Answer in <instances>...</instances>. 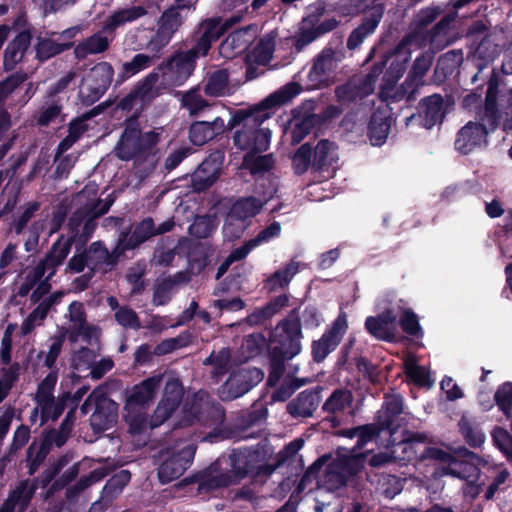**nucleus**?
Returning <instances> with one entry per match:
<instances>
[{
    "label": "nucleus",
    "mask_w": 512,
    "mask_h": 512,
    "mask_svg": "<svg viewBox=\"0 0 512 512\" xmlns=\"http://www.w3.org/2000/svg\"><path fill=\"white\" fill-rule=\"evenodd\" d=\"M301 92L297 83H288L273 94L269 95L260 106L251 113L243 115V111L237 112L232 125H242L234 134V144L250 152H262L268 149L271 139V131L262 127V123L270 117L269 109L283 105Z\"/></svg>",
    "instance_id": "obj_1"
},
{
    "label": "nucleus",
    "mask_w": 512,
    "mask_h": 512,
    "mask_svg": "<svg viewBox=\"0 0 512 512\" xmlns=\"http://www.w3.org/2000/svg\"><path fill=\"white\" fill-rule=\"evenodd\" d=\"M423 442L424 436L419 435L413 437L412 439L398 443L394 452L401 450V452L405 454L403 458L406 460L416 458L418 454L421 458L433 459L435 461V474L439 476L452 475L459 478L472 476L471 473L467 474V462L460 460L462 457L473 458L465 449H460L455 454H451L443 450L427 448L423 446Z\"/></svg>",
    "instance_id": "obj_2"
},
{
    "label": "nucleus",
    "mask_w": 512,
    "mask_h": 512,
    "mask_svg": "<svg viewBox=\"0 0 512 512\" xmlns=\"http://www.w3.org/2000/svg\"><path fill=\"white\" fill-rule=\"evenodd\" d=\"M224 25L220 20L203 22L198 29L197 45L189 52L175 55L169 64L170 79L177 85L182 84L193 72L195 59L208 52L213 41L223 33Z\"/></svg>",
    "instance_id": "obj_3"
},
{
    "label": "nucleus",
    "mask_w": 512,
    "mask_h": 512,
    "mask_svg": "<svg viewBox=\"0 0 512 512\" xmlns=\"http://www.w3.org/2000/svg\"><path fill=\"white\" fill-rule=\"evenodd\" d=\"M160 382V376H153L131 390L125 405V420L131 434H140L147 429L148 422L143 408L154 399Z\"/></svg>",
    "instance_id": "obj_4"
},
{
    "label": "nucleus",
    "mask_w": 512,
    "mask_h": 512,
    "mask_svg": "<svg viewBox=\"0 0 512 512\" xmlns=\"http://www.w3.org/2000/svg\"><path fill=\"white\" fill-rule=\"evenodd\" d=\"M384 8L378 0H351V7L347 12H339L343 16H351L364 13V19L360 26L352 31L348 38L347 46L349 49L357 48L364 39L372 34L378 26Z\"/></svg>",
    "instance_id": "obj_5"
},
{
    "label": "nucleus",
    "mask_w": 512,
    "mask_h": 512,
    "mask_svg": "<svg viewBox=\"0 0 512 512\" xmlns=\"http://www.w3.org/2000/svg\"><path fill=\"white\" fill-rule=\"evenodd\" d=\"M364 464V455L356 451L341 449L337 457L327 467L320 483L328 490H334L345 484L348 477L358 473Z\"/></svg>",
    "instance_id": "obj_6"
},
{
    "label": "nucleus",
    "mask_w": 512,
    "mask_h": 512,
    "mask_svg": "<svg viewBox=\"0 0 512 512\" xmlns=\"http://www.w3.org/2000/svg\"><path fill=\"white\" fill-rule=\"evenodd\" d=\"M402 304L399 298L383 299L379 301L378 308L382 313L365 321V327L369 334L379 340L393 341L398 334V322L396 310L401 309Z\"/></svg>",
    "instance_id": "obj_7"
},
{
    "label": "nucleus",
    "mask_w": 512,
    "mask_h": 512,
    "mask_svg": "<svg viewBox=\"0 0 512 512\" xmlns=\"http://www.w3.org/2000/svg\"><path fill=\"white\" fill-rule=\"evenodd\" d=\"M93 408L95 411L91 415L90 422L95 430L105 431L116 422V404L106 397L104 389H95L83 403L81 410L86 414Z\"/></svg>",
    "instance_id": "obj_8"
},
{
    "label": "nucleus",
    "mask_w": 512,
    "mask_h": 512,
    "mask_svg": "<svg viewBox=\"0 0 512 512\" xmlns=\"http://www.w3.org/2000/svg\"><path fill=\"white\" fill-rule=\"evenodd\" d=\"M301 328L298 320H285L271 333V348L283 358H292L301 350Z\"/></svg>",
    "instance_id": "obj_9"
},
{
    "label": "nucleus",
    "mask_w": 512,
    "mask_h": 512,
    "mask_svg": "<svg viewBox=\"0 0 512 512\" xmlns=\"http://www.w3.org/2000/svg\"><path fill=\"white\" fill-rule=\"evenodd\" d=\"M113 68L106 62L95 65L82 79L79 95L83 101L94 103L109 87L113 78Z\"/></svg>",
    "instance_id": "obj_10"
},
{
    "label": "nucleus",
    "mask_w": 512,
    "mask_h": 512,
    "mask_svg": "<svg viewBox=\"0 0 512 512\" xmlns=\"http://www.w3.org/2000/svg\"><path fill=\"white\" fill-rule=\"evenodd\" d=\"M263 377L264 373L258 368H242L229 377L220 388L219 395L223 400L238 398L261 382Z\"/></svg>",
    "instance_id": "obj_11"
},
{
    "label": "nucleus",
    "mask_w": 512,
    "mask_h": 512,
    "mask_svg": "<svg viewBox=\"0 0 512 512\" xmlns=\"http://www.w3.org/2000/svg\"><path fill=\"white\" fill-rule=\"evenodd\" d=\"M195 454L192 444H181L160 466L158 476L161 482H170L180 477L191 464Z\"/></svg>",
    "instance_id": "obj_12"
},
{
    "label": "nucleus",
    "mask_w": 512,
    "mask_h": 512,
    "mask_svg": "<svg viewBox=\"0 0 512 512\" xmlns=\"http://www.w3.org/2000/svg\"><path fill=\"white\" fill-rule=\"evenodd\" d=\"M348 328L347 316L341 312L334 321L332 327L318 340L313 343L312 354L314 360L320 362L335 350Z\"/></svg>",
    "instance_id": "obj_13"
},
{
    "label": "nucleus",
    "mask_w": 512,
    "mask_h": 512,
    "mask_svg": "<svg viewBox=\"0 0 512 512\" xmlns=\"http://www.w3.org/2000/svg\"><path fill=\"white\" fill-rule=\"evenodd\" d=\"M184 413L186 414L184 425L193 424L195 419L203 423H208L210 420L216 423L223 417L222 411L210 403L209 397L205 393L195 395L190 409L185 408Z\"/></svg>",
    "instance_id": "obj_14"
},
{
    "label": "nucleus",
    "mask_w": 512,
    "mask_h": 512,
    "mask_svg": "<svg viewBox=\"0 0 512 512\" xmlns=\"http://www.w3.org/2000/svg\"><path fill=\"white\" fill-rule=\"evenodd\" d=\"M444 117L443 101L439 95H432L421 101L417 115L407 118L406 124L419 121L425 128L430 129L440 123Z\"/></svg>",
    "instance_id": "obj_15"
},
{
    "label": "nucleus",
    "mask_w": 512,
    "mask_h": 512,
    "mask_svg": "<svg viewBox=\"0 0 512 512\" xmlns=\"http://www.w3.org/2000/svg\"><path fill=\"white\" fill-rule=\"evenodd\" d=\"M488 130L484 124L468 122L458 133L455 147L463 154H468L477 147L486 144Z\"/></svg>",
    "instance_id": "obj_16"
},
{
    "label": "nucleus",
    "mask_w": 512,
    "mask_h": 512,
    "mask_svg": "<svg viewBox=\"0 0 512 512\" xmlns=\"http://www.w3.org/2000/svg\"><path fill=\"white\" fill-rule=\"evenodd\" d=\"M257 29L246 27L232 32L220 45L219 53L222 57L230 59L246 50L248 45L256 38Z\"/></svg>",
    "instance_id": "obj_17"
},
{
    "label": "nucleus",
    "mask_w": 512,
    "mask_h": 512,
    "mask_svg": "<svg viewBox=\"0 0 512 512\" xmlns=\"http://www.w3.org/2000/svg\"><path fill=\"white\" fill-rule=\"evenodd\" d=\"M186 8H178V4L166 10L159 21V28L151 44L155 46H164L172 38L175 31L180 27Z\"/></svg>",
    "instance_id": "obj_18"
},
{
    "label": "nucleus",
    "mask_w": 512,
    "mask_h": 512,
    "mask_svg": "<svg viewBox=\"0 0 512 512\" xmlns=\"http://www.w3.org/2000/svg\"><path fill=\"white\" fill-rule=\"evenodd\" d=\"M173 226V222L166 221L162 223L157 229L151 219H145L138 224L131 235H125L120 239V245L123 249H131L141 244L149 237L169 231Z\"/></svg>",
    "instance_id": "obj_19"
},
{
    "label": "nucleus",
    "mask_w": 512,
    "mask_h": 512,
    "mask_svg": "<svg viewBox=\"0 0 512 512\" xmlns=\"http://www.w3.org/2000/svg\"><path fill=\"white\" fill-rule=\"evenodd\" d=\"M380 72L381 69L377 74L373 72L371 75H368L365 80L354 79L349 83L339 87L336 90V96L338 100L344 103L351 102L371 94L374 90L375 78Z\"/></svg>",
    "instance_id": "obj_20"
},
{
    "label": "nucleus",
    "mask_w": 512,
    "mask_h": 512,
    "mask_svg": "<svg viewBox=\"0 0 512 512\" xmlns=\"http://www.w3.org/2000/svg\"><path fill=\"white\" fill-rule=\"evenodd\" d=\"M222 163L220 154H213L203 161L193 175V185L197 190L211 186L219 177Z\"/></svg>",
    "instance_id": "obj_21"
},
{
    "label": "nucleus",
    "mask_w": 512,
    "mask_h": 512,
    "mask_svg": "<svg viewBox=\"0 0 512 512\" xmlns=\"http://www.w3.org/2000/svg\"><path fill=\"white\" fill-rule=\"evenodd\" d=\"M160 0H152V4L146 8L143 6H132L115 12L105 24L106 30H114L126 23L137 20L147 13H154L155 10L160 9Z\"/></svg>",
    "instance_id": "obj_22"
},
{
    "label": "nucleus",
    "mask_w": 512,
    "mask_h": 512,
    "mask_svg": "<svg viewBox=\"0 0 512 512\" xmlns=\"http://www.w3.org/2000/svg\"><path fill=\"white\" fill-rule=\"evenodd\" d=\"M70 252V242L69 240H60L56 242L50 254L47 258L37 266L36 274L39 278L43 277L48 272L46 279L51 278L55 273V268L62 264L65 258L68 256Z\"/></svg>",
    "instance_id": "obj_23"
},
{
    "label": "nucleus",
    "mask_w": 512,
    "mask_h": 512,
    "mask_svg": "<svg viewBox=\"0 0 512 512\" xmlns=\"http://www.w3.org/2000/svg\"><path fill=\"white\" fill-rule=\"evenodd\" d=\"M223 119L216 117L212 122L200 121L191 125L190 140L195 145H203L213 139L217 134L224 130Z\"/></svg>",
    "instance_id": "obj_24"
},
{
    "label": "nucleus",
    "mask_w": 512,
    "mask_h": 512,
    "mask_svg": "<svg viewBox=\"0 0 512 512\" xmlns=\"http://www.w3.org/2000/svg\"><path fill=\"white\" fill-rule=\"evenodd\" d=\"M391 125V117L388 111L377 110L369 123V139L372 145L381 146L386 141Z\"/></svg>",
    "instance_id": "obj_25"
},
{
    "label": "nucleus",
    "mask_w": 512,
    "mask_h": 512,
    "mask_svg": "<svg viewBox=\"0 0 512 512\" xmlns=\"http://www.w3.org/2000/svg\"><path fill=\"white\" fill-rule=\"evenodd\" d=\"M140 151V130L131 124L126 128L118 143L116 155L122 160H128Z\"/></svg>",
    "instance_id": "obj_26"
},
{
    "label": "nucleus",
    "mask_w": 512,
    "mask_h": 512,
    "mask_svg": "<svg viewBox=\"0 0 512 512\" xmlns=\"http://www.w3.org/2000/svg\"><path fill=\"white\" fill-rule=\"evenodd\" d=\"M281 226L278 222H273L267 228L263 229L259 234L246 242L243 246L235 249L232 252L231 260L245 258L251 250L257 246L269 242L271 239L276 238L280 235Z\"/></svg>",
    "instance_id": "obj_27"
},
{
    "label": "nucleus",
    "mask_w": 512,
    "mask_h": 512,
    "mask_svg": "<svg viewBox=\"0 0 512 512\" xmlns=\"http://www.w3.org/2000/svg\"><path fill=\"white\" fill-rule=\"evenodd\" d=\"M333 69L334 61L331 54H321L315 60L313 67L309 71V87L315 89L327 83Z\"/></svg>",
    "instance_id": "obj_28"
},
{
    "label": "nucleus",
    "mask_w": 512,
    "mask_h": 512,
    "mask_svg": "<svg viewBox=\"0 0 512 512\" xmlns=\"http://www.w3.org/2000/svg\"><path fill=\"white\" fill-rule=\"evenodd\" d=\"M30 41V33L23 31L9 43L4 54V65L7 69H13L15 65L22 60L30 45Z\"/></svg>",
    "instance_id": "obj_29"
},
{
    "label": "nucleus",
    "mask_w": 512,
    "mask_h": 512,
    "mask_svg": "<svg viewBox=\"0 0 512 512\" xmlns=\"http://www.w3.org/2000/svg\"><path fill=\"white\" fill-rule=\"evenodd\" d=\"M317 406L318 396L313 392L304 391L288 404L287 409L293 416L307 417L313 413Z\"/></svg>",
    "instance_id": "obj_30"
},
{
    "label": "nucleus",
    "mask_w": 512,
    "mask_h": 512,
    "mask_svg": "<svg viewBox=\"0 0 512 512\" xmlns=\"http://www.w3.org/2000/svg\"><path fill=\"white\" fill-rule=\"evenodd\" d=\"M61 295V293L55 294L49 300L41 302L21 324V333L26 335L40 326L46 318L51 305L55 303Z\"/></svg>",
    "instance_id": "obj_31"
},
{
    "label": "nucleus",
    "mask_w": 512,
    "mask_h": 512,
    "mask_svg": "<svg viewBox=\"0 0 512 512\" xmlns=\"http://www.w3.org/2000/svg\"><path fill=\"white\" fill-rule=\"evenodd\" d=\"M68 397L67 395L63 398H51L48 401L38 402L31 415L32 421H34V417L37 416L38 412L41 414V424L48 420H57L64 411L65 401Z\"/></svg>",
    "instance_id": "obj_32"
},
{
    "label": "nucleus",
    "mask_w": 512,
    "mask_h": 512,
    "mask_svg": "<svg viewBox=\"0 0 512 512\" xmlns=\"http://www.w3.org/2000/svg\"><path fill=\"white\" fill-rule=\"evenodd\" d=\"M71 45V42H61L54 37L38 38L36 44V57L40 61H45L67 50Z\"/></svg>",
    "instance_id": "obj_33"
},
{
    "label": "nucleus",
    "mask_w": 512,
    "mask_h": 512,
    "mask_svg": "<svg viewBox=\"0 0 512 512\" xmlns=\"http://www.w3.org/2000/svg\"><path fill=\"white\" fill-rule=\"evenodd\" d=\"M404 366L407 376L417 385L428 388L433 385L434 379L431 377L430 372L418 364V360L414 355H410L405 359Z\"/></svg>",
    "instance_id": "obj_34"
},
{
    "label": "nucleus",
    "mask_w": 512,
    "mask_h": 512,
    "mask_svg": "<svg viewBox=\"0 0 512 512\" xmlns=\"http://www.w3.org/2000/svg\"><path fill=\"white\" fill-rule=\"evenodd\" d=\"M338 159L337 148L328 140H321L314 148L312 164L322 168L330 166Z\"/></svg>",
    "instance_id": "obj_35"
},
{
    "label": "nucleus",
    "mask_w": 512,
    "mask_h": 512,
    "mask_svg": "<svg viewBox=\"0 0 512 512\" xmlns=\"http://www.w3.org/2000/svg\"><path fill=\"white\" fill-rule=\"evenodd\" d=\"M266 201L267 198L264 200H258L255 197L241 198L232 205L229 211L237 210V216L249 224L250 219L258 214Z\"/></svg>",
    "instance_id": "obj_36"
},
{
    "label": "nucleus",
    "mask_w": 512,
    "mask_h": 512,
    "mask_svg": "<svg viewBox=\"0 0 512 512\" xmlns=\"http://www.w3.org/2000/svg\"><path fill=\"white\" fill-rule=\"evenodd\" d=\"M301 263L295 260L289 262L284 268L276 271L268 280L271 290L282 288L289 284L291 279L298 273Z\"/></svg>",
    "instance_id": "obj_37"
},
{
    "label": "nucleus",
    "mask_w": 512,
    "mask_h": 512,
    "mask_svg": "<svg viewBox=\"0 0 512 512\" xmlns=\"http://www.w3.org/2000/svg\"><path fill=\"white\" fill-rule=\"evenodd\" d=\"M109 41L101 34H95L77 45L75 54L78 58H84L89 54H96L107 49Z\"/></svg>",
    "instance_id": "obj_38"
},
{
    "label": "nucleus",
    "mask_w": 512,
    "mask_h": 512,
    "mask_svg": "<svg viewBox=\"0 0 512 512\" xmlns=\"http://www.w3.org/2000/svg\"><path fill=\"white\" fill-rule=\"evenodd\" d=\"M402 307L399 310H396L397 319L399 318V323L406 333L410 335H418L421 331V328L418 323L417 316L412 312L408 303L403 299H399Z\"/></svg>",
    "instance_id": "obj_39"
},
{
    "label": "nucleus",
    "mask_w": 512,
    "mask_h": 512,
    "mask_svg": "<svg viewBox=\"0 0 512 512\" xmlns=\"http://www.w3.org/2000/svg\"><path fill=\"white\" fill-rule=\"evenodd\" d=\"M69 317L71 322V329L74 330L77 336L88 337L93 331L85 323L83 307L80 303L73 302L69 306Z\"/></svg>",
    "instance_id": "obj_40"
},
{
    "label": "nucleus",
    "mask_w": 512,
    "mask_h": 512,
    "mask_svg": "<svg viewBox=\"0 0 512 512\" xmlns=\"http://www.w3.org/2000/svg\"><path fill=\"white\" fill-rule=\"evenodd\" d=\"M236 213L237 210L235 212L229 211L224 221L223 233L228 240L239 238L249 225L248 222L239 218Z\"/></svg>",
    "instance_id": "obj_41"
},
{
    "label": "nucleus",
    "mask_w": 512,
    "mask_h": 512,
    "mask_svg": "<svg viewBox=\"0 0 512 512\" xmlns=\"http://www.w3.org/2000/svg\"><path fill=\"white\" fill-rule=\"evenodd\" d=\"M228 76L223 70L212 74L205 86V93L209 96L218 97L228 93L227 86Z\"/></svg>",
    "instance_id": "obj_42"
},
{
    "label": "nucleus",
    "mask_w": 512,
    "mask_h": 512,
    "mask_svg": "<svg viewBox=\"0 0 512 512\" xmlns=\"http://www.w3.org/2000/svg\"><path fill=\"white\" fill-rule=\"evenodd\" d=\"M243 165L252 174H257L270 170L274 165V161L271 155L256 156L250 152L245 156Z\"/></svg>",
    "instance_id": "obj_43"
},
{
    "label": "nucleus",
    "mask_w": 512,
    "mask_h": 512,
    "mask_svg": "<svg viewBox=\"0 0 512 512\" xmlns=\"http://www.w3.org/2000/svg\"><path fill=\"white\" fill-rule=\"evenodd\" d=\"M315 27L316 26L313 16H309L303 20L302 27L296 38L297 51H300L304 46L311 43L320 36Z\"/></svg>",
    "instance_id": "obj_44"
},
{
    "label": "nucleus",
    "mask_w": 512,
    "mask_h": 512,
    "mask_svg": "<svg viewBox=\"0 0 512 512\" xmlns=\"http://www.w3.org/2000/svg\"><path fill=\"white\" fill-rule=\"evenodd\" d=\"M403 410V399L399 395H391L385 398V402L382 409L383 417L382 424L386 427H390L392 424V418L400 414Z\"/></svg>",
    "instance_id": "obj_45"
},
{
    "label": "nucleus",
    "mask_w": 512,
    "mask_h": 512,
    "mask_svg": "<svg viewBox=\"0 0 512 512\" xmlns=\"http://www.w3.org/2000/svg\"><path fill=\"white\" fill-rule=\"evenodd\" d=\"M352 402V395L349 391L338 390L335 391L325 402L324 409L331 413L344 411L350 406Z\"/></svg>",
    "instance_id": "obj_46"
},
{
    "label": "nucleus",
    "mask_w": 512,
    "mask_h": 512,
    "mask_svg": "<svg viewBox=\"0 0 512 512\" xmlns=\"http://www.w3.org/2000/svg\"><path fill=\"white\" fill-rule=\"evenodd\" d=\"M19 370L18 364H13L0 370V403L9 394L14 382L17 380Z\"/></svg>",
    "instance_id": "obj_47"
},
{
    "label": "nucleus",
    "mask_w": 512,
    "mask_h": 512,
    "mask_svg": "<svg viewBox=\"0 0 512 512\" xmlns=\"http://www.w3.org/2000/svg\"><path fill=\"white\" fill-rule=\"evenodd\" d=\"M274 49V39L272 37L263 38L258 46L254 49L252 54L249 56V60L258 64H267L271 57Z\"/></svg>",
    "instance_id": "obj_48"
},
{
    "label": "nucleus",
    "mask_w": 512,
    "mask_h": 512,
    "mask_svg": "<svg viewBox=\"0 0 512 512\" xmlns=\"http://www.w3.org/2000/svg\"><path fill=\"white\" fill-rule=\"evenodd\" d=\"M183 395V388L177 379H170L165 385L162 400L170 405V409H175Z\"/></svg>",
    "instance_id": "obj_49"
},
{
    "label": "nucleus",
    "mask_w": 512,
    "mask_h": 512,
    "mask_svg": "<svg viewBox=\"0 0 512 512\" xmlns=\"http://www.w3.org/2000/svg\"><path fill=\"white\" fill-rule=\"evenodd\" d=\"M495 401L497 405L499 406L500 410L503 411V413L510 418V412H511V405H512V384L507 382L502 384L496 394H495Z\"/></svg>",
    "instance_id": "obj_50"
},
{
    "label": "nucleus",
    "mask_w": 512,
    "mask_h": 512,
    "mask_svg": "<svg viewBox=\"0 0 512 512\" xmlns=\"http://www.w3.org/2000/svg\"><path fill=\"white\" fill-rule=\"evenodd\" d=\"M215 229L214 220L211 217H197L189 227L191 235L198 238L207 237Z\"/></svg>",
    "instance_id": "obj_51"
},
{
    "label": "nucleus",
    "mask_w": 512,
    "mask_h": 512,
    "mask_svg": "<svg viewBox=\"0 0 512 512\" xmlns=\"http://www.w3.org/2000/svg\"><path fill=\"white\" fill-rule=\"evenodd\" d=\"M182 103L190 114H197L208 106V103L201 97L197 89L185 93L182 97Z\"/></svg>",
    "instance_id": "obj_52"
},
{
    "label": "nucleus",
    "mask_w": 512,
    "mask_h": 512,
    "mask_svg": "<svg viewBox=\"0 0 512 512\" xmlns=\"http://www.w3.org/2000/svg\"><path fill=\"white\" fill-rule=\"evenodd\" d=\"M312 158L311 148L307 144L302 145L297 150L292 160L295 172L298 174L305 172L310 162H312Z\"/></svg>",
    "instance_id": "obj_53"
},
{
    "label": "nucleus",
    "mask_w": 512,
    "mask_h": 512,
    "mask_svg": "<svg viewBox=\"0 0 512 512\" xmlns=\"http://www.w3.org/2000/svg\"><path fill=\"white\" fill-rule=\"evenodd\" d=\"M460 430L471 446H480L485 439V435L477 427L472 426L468 420L462 419L459 423Z\"/></svg>",
    "instance_id": "obj_54"
},
{
    "label": "nucleus",
    "mask_w": 512,
    "mask_h": 512,
    "mask_svg": "<svg viewBox=\"0 0 512 512\" xmlns=\"http://www.w3.org/2000/svg\"><path fill=\"white\" fill-rule=\"evenodd\" d=\"M151 58L145 54H137L130 62L123 64V76L128 78L150 66Z\"/></svg>",
    "instance_id": "obj_55"
},
{
    "label": "nucleus",
    "mask_w": 512,
    "mask_h": 512,
    "mask_svg": "<svg viewBox=\"0 0 512 512\" xmlns=\"http://www.w3.org/2000/svg\"><path fill=\"white\" fill-rule=\"evenodd\" d=\"M47 453H48V444L46 443V441H42L39 444H37L36 442H33L30 445V447L28 449L27 461L30 464L31 473L37 468V466L45 458Z\"/></svg>",
    "instance_id": "obj_56"
},
{
    "label": "nucleus",
    "mask_w": 512,
    "mask_h": 512,
    "mask_svg": "<svg viewBox=\"0 0 512 512\" xmlns=\"http://www.w3.org/2000/svg\"><path fill=\"white\" fill-rule=\"evenodd\" d=\"M57 382V374L56 372H50L44 380L39 384L36 400L38 402L48 401L53 396V390Z\"/></svg>",
    "instance_id": "obj_57"
},
{
    "label": "nucleus",
    "mask_w": 512,
    "mask_h": 512,
    "mask_svg": "<svg viewBox=\"0 0 512 512\" xmlns=\"http://www.w3.org/2000/svg\"><path fill=\"white\" fill-rule=\"evenodd\" d=\"M376 434V428L373 426L358 427L346 430L343 435L349 438H357V446L360 448L371 441Z\"/></svg>",
    "instance_id": "obj_58"
},
{
    "label": "nucleus",
    "mask_w": 512,
    "mask_h": 512,
    "mask_svg": "<svg viewBox=\"0 0 512 512\" xmlns=\"http://www.w3.org/2000/svg\"><path fill=\"white\" fill-rule=\"evenodd\" d=\"M86 253L88 265L92 269L101 266L109 258L108 251L100 243L92 244Z\"/></svg>",
    "instance_id": "obj_59"
},
{
    "label": "nucleus",
    "mask_w": 512,
    "mask_h": 512,
    "mask_svg": "<svg viewBox=\"0 0 512 512\" xmlns=\"http://www.w3.org/2000/svg\"><path fill=\"white\" fill-rule=\"evenodd\" d=\"M96 355L93 350L83 348L73 356L72 362L75 369L79 371L88 370L93 368Z\"/></svg>",
    "instance_id": "obj_60"
},
{
    "label": "nucleus",
    "mask_w": 512,
    "mask_h": 512,
    "mask_svg": "<svg viewBox=\"0 0 512 512\" xmlns=\"http://www.w3.org/2000/svg\"><path fill=\"white\" fill-rule=\"evenodd\" d=\"M492 437L495 445L507 456L512 457V436L503 428L493 430Z\"/></svg>",
    "instance_id": "obj_61"
},
{
    "label": "nucleus",
    "mask_w": 512,
    "mask_h": 512,
    "mask_svg": "<svg viewBox=\"0 0 512 512\" xmlns=\"http://www.w3.org/2000/svg\"><path fill=\"white\" fill-rule=\"evenodd\" d=\"M130 473L127 470H121L112 476L105 486L107 494H117L130 481Z\"/></svg>",
    "instance_id": "obj_62"
},
{
    "label": "nucleus",
    "mask_w": 512,
    "mask_h": 512,
    "mask_svg": "<svg viewBox=\"0 0 512 512\" xmlns=\"http://www.w3.org/2000/svg\"><path fill=\"white\" fill-rule=\"evenodd\" d=\"M230 359V352L227 349H222L217 354H212L207 362L214 365L213 374L215 376L222 375L226 372L228 362Z\"/></svg>",
    "instance_id": "obj_63"
},
{
    "label": "nucleus",
    "mask_w": 512,
    "mask_h": 512,
    "mask_svg": "<svg viewBox=\"0 0 512 512\" xmlns=\"http://www.w3.org/2000/svg\"><path fill=\"white\" fill-rule=\"evenodd\" d=\"M117 322L128 328L137 329L140 327L137 315L129 308H121L115 313Z\"/></svg>",
    "instance_id": "obj_64"
}]
</instances>
